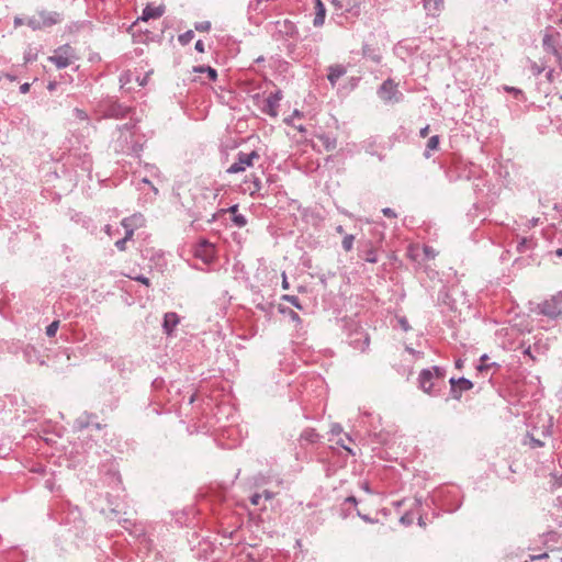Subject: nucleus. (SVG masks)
I'll list each match as a JSON object with an SVG mask.
<instances>
[{
	"label": "nucleus",
	"mask_w": 562,
	"mask_h": 562,
	"mask_svg": "<svg viewBox=\"0 0 562 562\" xmlns=\"http://www.w3.org/2000/svg\"><path fill=\"white\" fill-rule=\"evenodd\" d=\"M379 98L385 103H398L404 95L398 90V86L393 79H386L382 82L376 91Z\"/></svg>",
	"instance_id": "obj_1"
},
{
	"label": "nucleus",
	"mask_w": 562,
	"mask_h": 562,
	"mask_svg": "<svg viewBox=\"0 0 562 562\" xmlns=\"http://www.w3.org/2000/svg\"><path fill=\"white\" fill-rule=\"evenodd\" d=\"M60 21V16L56 12H38L27 19L26 23L32 30H41L47 26H52Z\"/></svg>",
	"instance_id": "obj_2"
},
{
	"label": "nucleus",
	"mask_w": 562,
	"mask_h": 562,
	"mask_svg": "<svg viewBox=\"0 0 562 562\" xmlns=\"http://www.w3.org/2000/svg\"><path fill=\"white\" fill-rule=\"evenodd\" d=\"M259 154L256 150L250 153L239 151L236 157V161L233 162L227 169L228 173H238L245 171L248 167L254 165L255 160L259 159Z\"/></svg>",
	"instance_id": "obj_3"
},
{
	"label": "nucleus",
	"mask_w": 562,
	"mask_h": 562,
	"mask_svg": "<svg viewBox=\"0 0 562 562\" xmlns=\"http://www.w3.org/2000/svg\"><path fill=\"white\" fill-rule=\"evenodd\" d=\"M541 314L549 317H557L562 313V292L552 295L549 300L539 304Z\"/></svg>",
	"instance_id": "obj_4"
},
{
	"label": "nucleus",
	"mask_w": 562,
	"mask_h": 562,
	"mask_svg": "<svg viewBox=\"0 0 562 562\" xmlns=\"http://www.w3.org/2000/svg\"><path fill=\"white\" fill-rule=\"evenodd\" d=\"M281 100H282V92L280 90H277L276 92L270 93L265 101L262 111L272 117H277L278 109H279Z\"/></svg>",
	"instance_id": "obj_5"
},
{
	"label": "nucleus",
	"mask_w": 562,
	"mask_h": 562,
	"mask_svg": "<svg viewBox=\"0 0 562 562\" xmlns=\"http://www.w3.org/2000/svg\"><path fill=\"white\" fill-rule=\"evenodd\" d=\"M48 60L53 63L58 69L65 68L70 63V54L68 52V45L58 47L54 55L48 57Z\"/></svg>",
	"instance_id": "obj_6"
},
{
	"label": "nucleus",
	"mask_w": 562,
	"mask_h": 562,
	"mask_svg": "<svg viewBox=\"0 0 562 562\" xmlns=\"http://www.w3.org/2000/svg\"><path fill=\"white\" fill-rule=\"evenodd\" d=\"M418 383L425 393L437 395L438 392L435 390L434 372L431 370H422L418 376Z\"/></svg>",
	"instance_id": "obj_7"
},
{
	"label": "nucleus",
	"mask_w": 562,
	"mask_h": 562,
	"mask_svg": "<svg viewBox=\"0 0 562 562\" xmlns=\"http://www.w3.org/2000/svg\"><path fill=\"white\" fill-rule=\"evenodd\" d=\"M349 344L356 350H360L363 352L369 348L370 337L366 331L359 329L350 335Z\"/></svg>",
	"instance_id": "obj_8"
},
{
	"label": "nucleus",
	"mask_w": 562,
	"mask_h": 562,
	"mask_svg": "<svg viewBox=\"0 0 562 562\" xmlns=\"http://www.w3.org/2000/svg\"><path fill=\"white\" fill-rule=\"evenodd\" d=\"M449 383L451 385V394L453 398L459 400L461 397V393L463 391H469L473 387V383L465 378H451L449 380Z\"/></svg>",
	"instance_id": "obj_9"
},
{
	"label": "nucleus",
	"mask_w": 562,
	"mask_h": 562,
	"mask_svg": "<svg viewBox=\"0 0 562 562\" xmlns=\"http://www.w3.org/2000/svg\"><path fill=\"white\" fill-rule=\"evenodd\" d=\"M560 32L554 31L552 27L546 30L542 38V46L547 53H551L555 47H559Z\"/></svg>",
	"instance_id": "obj_10"
},
{
	"label": "nucleus",
	"mask_w": 562,
	"mask_h": 562,
	"mask_svg": "<svg viewBox=\"0 0 562 562\" xmlns=\"http://www.w3.org/2000/svg\"><path fill=\"white\" fill-rule=\"evenodd\" d=\"M164 5L154 7L148 4L144 8L142 15L135 22V25H137L139 22H147L150 19H158L164 14Z\"/></svg>",
	"instance_id": "obj_11"
},
{
	"label": "nucleus",
	"mask_w": 562,
	"mask_h": 562,
	"mask_svg": "<svg viewBox=\"0 0 562 562\" xmlns=\"http://www.w3.org/2000/svg\"><path fill=\"white\" fill-rule=\"evenodd\" d=\"M214 247L207 240H201L195 249V256L204 261H209L213 258Z\"/></svg>",
	"instance_id": "obj_12"
},
{
	"label": "nucleus",
	"mask_w": 562,
	"mask_h": 562,
	"mask_svg": "<svg viewBox=\"0 0 562 562\" xmlns=\"http://www.w3.org/2000/svg\"><path fill=\"white\" fill-rule=\"evenodd\" d=\"M347 74V67L341 64L330 65L328 67L327 79L331 86H335L337 81Z\"/></svg>",
	"instance_id": "obj_13"
},
{
	"label": "nucleus",
	"mask_w": 562,
	"mask_h": 562,
	"mask_svg": "<svg viewBox=\"0 0 562 562\" xmlns=\"http://www.w3.org/2000/svg\"><path fill=\"white\" fill-rule=\"evenodd\" d=\"M428 15L438 16L445 8L443 0H422Z\"/></svg>",
	"instance_id": "obj_14"
},
{
	"label": "nucleus",
	"mask_w": 562,
	"mask_h": 562,
	"mask_svg": "<svg viewBox=\"0 0 562 562\" xmlns=\"http://www.w3.org/2000/svg\"><path fill=\"white\" fill-rule=\"evenodd\" d=\"M128 111L130 109L127 106L113 102L106 108L105 115L109 117L122 119L127 115Z\"/></svg>",
	"instance_id": "obj_15"
},
{
	"label": "nucleus",
	"mask_w": 562,
	"mask_h": 562,
	"mask_svg": "<svg viewBox=\"0 0 562 562\" xmlns=\"http://www.w3.org/2000/svg\"><path fill=\"white\" fill-rule=\"evenodd\" d=\"M179 321L180 319H179V316L177 313H173V312L166 313L164 316V323H162L164 331L167 335H171L173 329L179 324Z\"/></svg>",
	"instance_id": "obj_16"
},
{
	"label": "nucleus",
	"mask_w": 562,
	"mask_h": 562,
	"mask_svg": "<svg viewBox=\"0 0 562 562\" xmlns=\"http://www.w3.org/2000/svg\"><path fill=\"white\" fill-rule=\"evenodd\" d=\"M315 3V16L313 20V25L315 27H321L324 25L325 16H326V8L322 0H314Z\"/></svg>",
	"instance_id": "obj_17"
},
{
	"label": "nucleus",
	"mask_w": 562,
	"mask_h": 562,
	"mask_svg": "<svg viewBox=\"0 0 562 562\" xmlns=\"http://www.w3.org/2000/svg\"><path fill=\"white\" fill-rule=\"evenodd\" d=\"M362 56L372 60L375 64H380L382 61V55L379 48L373 47L370 44L362 45Z\"/></svg>",
	"instance_id": "obj_18"
},
{
	"label": "nucleus",
	"mask_w": 562,
	"mask_h": 562,
	"mask_svg": "<svg viewBox=\"0 0 562 562\" xmlns=\"http://www.w3.org/2000/svg\"><path fill=\"white\" fill-rule=\"evenodd\" d=\"M276 26L278 32L283 34L284 36H293L296 33V26L293 22L289 20L277 21Z\"/></svg>",
	"instance_id": "obj_19"
},
{
	"label": "nucleus",
	"mask_w": 562,
	"mask_h": 562,
	"mask_svg": "<svg viewBox=\"0 0 562 562\" xmlns=\"http://www.w3.org/2000/svg\"><path fill=\"white\" fill-rule=\"evenodd\" d=\"M144 216L140 213L134 214L130 217L122 220L121 224L123 227L132 226L133 228L140 227L144 225Z\"/></svg>",
	"instance_id": "obj_20"
},
{
	"label": "nucleus",
	"mask_w": 562,
	"mask_h": 562,
	"mask_svg": "<svg viewBox=\"0 0 562 562\" xmlns=\"http://www.w3.org/2000/svg\"><path fill=\"white\" fill-rule=\"evenodd\" d=\"M318 439H319V435L313 428L304 429L300 436V440L308 442V443H315L318 441Z\"/></svg>",
	"instance_id": "obj_21"
},
{
	"label": "nucleus",
	"mask_w": 562,
	"mask_h": 562,
	"mask_svg": "<svg viewBox=\"0 0 562 562\" xmlns=\"http://www.w3.org/2000/svg\"><path fill=\"white\" fill-rule=\"evenodd\" d=\"M318 139L322 142L324 148L328 151L334 150L337 146L336 138L330 137L329 135H326V134L318 135Z\"/></svg>",
	"instance_id": "obj_22"
},
{
	"label": "nucleus",
	"mask_w": 562,
	"mask_h": 562,
	"mask_svg": "<svg viewBox=\"0 0 562 562\" xmlns=\"http://www.w3.org/2000/svg\"><path fill=\"white\" fill-rule=\"evenodd\" d=\"M23 352H24V357L29 363H33L35 361H38L41 366H43L45 363L44 360H40L37 352L33 347L27 346Z\"/></svg>",
	"instance_id": "obj_23"
},
{
	"label": "nucleus",
	"mask_w": 562,
	"mask_h": 562,
	"mask_svg": "<svg viewBox=\"0 0 562 562\" xmlns=\"http://www.w3.org/2000/svg\"><path fill=\"white\" fill-rule=\"evenodd\" d=\"M279 312L281 314H285L288 315V317L296 325V326H301L302 324V319L300 317V315L294 312L293 310L289 308V307H283V306H279Z\"/></svg>",
	"instance_id": "obj_24"
},
{
	"label": "nucleus",
	"mask_w": 562,
	"mask_h": 562,
	"mask_svg": "<svg viewBox=\"0 0 562 562\" xmlns=\"http://www.w3.org/2000/svg\"><path fill=\"white\" fill-rule=\"evenodd\" d=\"M438 146H439V136L438 135H434L431 136L428 142H427V148H426V151H425V157L426 158H429L430 157V151L431 150H437L438 149Z\"/></svg>",
	"instance_id": "obj_25"
},
{
	"label": "nucleus",
	"mask_w": 562,
	"mask_h": 562,
	"mask_svg": "<svg viewBox=\"0 0 562 562\" xmlns=\"http://www.w3.org/2000/svg\"><path fill=\"white\" fill-rule=\"evenodd\" d=\"M362 258L367 262H370V263L378 262V256H376L375 249L372 247L371 244H370V247L367 250H364Z\"/></svg>",
	"instance_id": "obj_26"
},
{
	"label": "nucleus",
	"mask_w": 562,
	"mask_h": 562,
	"mask_svg": "<svg viewBox=\"0 0 562 562\" xmlns=\"http://www.w3.org/2000/svg\"><path fill=\"white\" fill-rule=\"evenodd\" d=\"M194 70L195 71H200V72H204L205 71L207 74V76H209V79L212 80V81H215L216 78H217V72L212 67H203V66H201V67H195Z\"/></svg>",
	"instance_id": "obj_27"
},
{
	"label": "nucleus",
	"mask_w": 562,
	"mask_h": 562,
	"mask_svg": "<svg viewBox=\"0 0 562 562\" xmlns=\"http://www.w3.org/2000/svg\"><path fill=\"white\" fill-rule=\"evenodd\" d=\"M194 37L192 30H189L178 36V41L181 45H188Z\"/></svg>",
	"instance_id": "obj_28"
},
{
	"label": "nucleus",
	"mask_w": 562,
	"mask_h": 562,
	"mask_svg": "<svg viewBox=\"0 0 562 562\" xmlns=\"http://www.w3.org/2000/svg\"><path fill=\"white\" fill-rule=\"evenodd\" d=\"M353 241H355V236L351 235V234H347L345 235L342 241H341V246L344 248L345 251H350L353 247Z\"/></svg>",
	"instance_id": "obj_29"
},
{
	"label": "nucleus",
	"mask_w": 562,
	"mask_h": 562,
	"mask_svg": "<svg viewBox=\"0 0 562 562\" xmlns=\"http://www.w3.org/2000/svg\"><path fill=\"white\" fill-rule=\"evenodd\" d=\"M281 300L289 302L290 304H292L297 310H303V306L300 303L299 297L295 296V295L284 294V295L281 296Z\"/></svg>",
	"instance_id": "obj_30"
},
{
	"label": "nucleus",
	"mask_w": 562,
	"mask_h": 562,
	"mask_svg": "<svg viewBox=\"0 0 562 562\" xmlns=\"http://www.w3.org/2000/svg\"><path fill=\"white\" fill-rule=\"evenodd\" d=\"M530 248H532V239L526 237L520 238L517 245L518 251L524 252L525 250Z\"/></svg>",
	"instance_id": "obj_31"
},
{
	"label": "nucleus",
	"mask_w": 562,
	"mask_h": 562,
	"mask_svg": "<svg viewBox=\"0 0 562 562\" xmlns=\"http://www.w3.org/2000/svg\"><path fill=\"white\" fill-rule=\"evenodd\" d=\"M80 168H81V171H83V172H88V173L91 172L92 162H91V159L89 156L85 155L83 158H81Z\"/></svg>",
	"instance_id": "obj_32"
},
{
	"label": "nucleus",
	"mask_w": 562,
	"mask_h": 562,
	"mask_svg": "<svg viewBox=\"0 0 562 562\" xmlns=\"http://www.w3.org/2000/svg\"><path fill=\"white\" fill-rule=\"evenodd\" d=\"M233 223L238 227H244L247 224V220L243 214H235L233 216Z\"/></svg>",
	"instance_id": "obj_33"
},
{
	"label": "nucleus",
	"mask_w": 562,
	"mask_h": 562,
	"mask_svg": "<svg viewBox=\"0 0 562 562\" xmlns=\"http://www.w3.org/2000/svg\"><path fill=\"white\" fill-rule=\"evenodd\" d=\"M527 437L530 439V447L531 448H541L544 446V442L540 439L536 438L533 434H528Z\"/></svg>",
	"instance_id": "obj_34"
},
{
	"label": "nucleus",
	"mask_w": 562,
	"mask_h": 562,
	"mask_svg": "<svg viewBox=\"0 0 562 562\" xmlns=\"http://www.w3.org/2000/svg\"><path fill=\"white\" fill-rule=\"evenodd\" d=\"M550 54H552L555 57L557 63L560 69L562 70V47H555Z\"/></svg>",
	"instance_id": "obj_35"
},
{
	"label": "nucleus",
	"mask_w": 562,
	"mask_h": 562,
	"mask_svg": "<svg viewBox=\"0 0 562 562\" xmlns=\"http://www.w3.org/2000/svg\"><path fill=\"white\" fill-rule=\"evenodd\" d=\"M133 74L130 71H126L120 76V82L121 87L128 85L132 81Z\"/></svg>",
	"instance_id": "obj_36"
},
{
	"label": "nucleus",
	"mask_w": 562,
	"mask_h": 562,
	"mask_svg": "<svg viewBox=\"0 0 562 562\" xmlns=\"http://www.w3.org/2000/svg\"><path fill=\"white\" fill-rule=\"evenodd\" d=\"M58 329V322L55 321L53 323H50L47 327H46V335L48 337H53L55 336L56 331Z\"/></svg>",
	"instance_id": "obj_37"
},
{
	"label": "nucleus",
	"mask_w": 562,
	"mask_h": 562,
	"mask_svg": "<svg viewBox=\"0 0 562 562\" xmlns=\"http://www.w3.org/2000/svg\"><path fill=\"white\" fill-rule=\"evenodd\" d=\"M252 190L250 191V195H255L261 190V181L258 177H254L252 179Z\"/></svg>",
	"instance_id": "obj_38"
},
{
	"label": "nucleus",
	"mask_w": 562,
	"mask_h": 562,
	"mask_svg": "<svg viewBox=\"0 0 562 562\" xmlns=\"http://www.w3.org/2000/svg\"><path fill=\"white\" fill-rule=\"evenodd\" d=\"M210 29L211 23L209 21H203L195 24V30L199 32H207Z\"/></svg>",
	"instance_id": "obj_39"
},
{
	"label": "nucleus",
	"mask_w": 562,
	"mask_h": 562,
	"mask_svg": "<svg viewBox=\"0 0 562 562\" xmlns=\"http://www.w3.org/2000/svg\"><path fill=\"white\" fill-rule=\"evenodd\" d=\"M423 250L427 259H435L437 256V251L430 246H424Z\"/></svg>",
	"instance_id": "obj_40"
},
{
	"label": "nucleus",
	"mask_w": 562,
	"mask_h": 562,
	"mask_svg": "<svg viewBox=\"0 0 562 562\" xmlns=\"http://www.w3.org/2000/svg\"><path fill=\"white\" fill-rule=\"evenodd\" d=\"M541 435L543 437H550L552 435V418L551 417L548 420V425L543 426Z\"/></svg>",
	"instance_id": "obj_41"
},
{
	"label": "nucleus",
	"mask_w": 562,
	"mask_h": 562,
	"mask_svg": "<svg viewBox=\"0 0 562 562\" xmlns=\"http://www.w3.org/2000/svg\"><path fill=\"white\" fill-rule=\"evenodd\" d=\"M488 359V357L486 355H483L481 358H480V364L476 367V369L479 371H484V370H487L490 368V364L486 363V360Z\"/></svg>",
	"instance_id": "obj_42"
},
{
	"label": "nucleus",
	"mask_w": 562,
	"mask_h": 562,
	"mask_svg": "<svg viewBox=\"0 0 562 562\" xmlns=\"http://www.w3.org/2000/svg\"><path fill=\"white\" fill-rule=\"evenodd\" d=\"M429 370H431L434 372V380L443 378L445 370L442 368L435 366V367L430 368Z\"/></svg>",
	"instance_id": "obj_43"
},
{
	"label": "nucleus",
	"mask_w": 562,
	"mask_h": 562,
	"mask_svg": "<svg viewBox=\"0 0 562 562\" xmlns=\"http://www.w3.org/2000/svg\"><path fill=\"white\" fill-rule=\"evenodd\" d=\"M302 116H303V113L301 111L294 110L291 117L284 119V123L288 124V125H293V123H292L293 117H299L300 119Z\"/></svg>",
	"instance_id": "obj_44"
},
{
	"label": "nucleus",
	"mask_w": 562,
	"mask_h": 562,
	"mask_svg": "<svg viewBox=\"0 0 562 562\" xmlns=\"http://www.w3.org/2000/svg\"><path fill=\"white\" fill-rule=\"evenodd\" d=\"M530 69L535 76H539L540 74H542L544 71L546 67L539 66L538 64L533 63L531 65Z\"/></svg>",
	"instance_id": "obj_45"
},
{
	"label": "nucleus",
	"mask_w": 562,
	"mask_h": 562,
	"mask_svg": "<svg viewBox=\"0 0 562 562\" xmlns=\"http://www.w3.org/2000/svg\"><path fill=\"white\" fill-rule=\"evenodd\" d=\"M131 278L137 282L145 284L146 286L150 285L149 279L144 276H136V277H131Z\"/></svg>",
	"instance_id": "obj_46"
},
{
	"label": "nucleus",
	"mask_w": 562,
	"mask_h": 562,
	"mask_svg": "<svg viewBox=\"0 0 562 562\" xmlns=\"http://www.w3.org/2000/svg\"><path fill=\"white\" fill-rule=\"evenodd\" d=\"M126 243H127V240L123 237L122 239H119L117 241H115V247L120 251H124L126 249Z\"/></svg>",
	"instance_id": "obj_47"
},
{
	"label": "nucleus",
	"mask_w": 562,
	"mask_h": 562,
	"mask_svg": "<svg viewBox=\"0 0 562 562\" xmlns=\"http://www.w3.org/2000/svg\"><path fill=\"white\" fill-rule=\"evenodd\" d=\"M382 213L386 216V217H391V218H395L397 217V214L395 213L394 210H392L391 207H384L382 210Z\"/></svg>",
	"instance_id": "obj_48"
},
{
	"label": "nucleus",
	"mask_w": 562,
	"mask_h": 562,
	"mask_svg": "<svg viewBox=\"0 0 562 562\" xmlns=\"http://www.w3.org/2000/svg\"><path fill=\"white\" fill-rule=\"evenodd\" d=\"M125 228V236L124 238L128 241L133 238L134 235V228L132 226L124 227Z\"/></svg>",
	"instance_id": "obj_49"
},
{
	"label": "nucleus",
	"mask_w": 562,
	"mask_h": 562,
	"mask_svg": "<svg viewBox=\"0 0 562 562\" xmlns=\"http://www.w3.org/2000/svg\"><path fill=\"white\" fill-rule=\"evenodd\" d=\"M548 553L544 552V553H541V554H531L529 558L531 561H536V560H542V559H546L548 558Z\"/></svg>",
	"instance_id": "obj_50"
},
{
	"label": "nucleus",
	"mask_w": 562,
	"mask_h": 562,
	"mask_svg": "<svg viewBox=\"0 0 562 562\" xmlns=\"http://www.w3.org/2000/svg\"><path fill=\"white\" fill-rule=\"evenodd\" d=\"M504 90L507 91V92L514 93V94H520L521 93L520 89H517L515 87H509V86H505Z\"/></svg>",
	"instance_id": "obj_51"
},
{
	"label": "nucleus",
	"mask_w": 562,
	"mask_h": 562,
	"mask_svg": "<svg viewBox=\"0 0 562 562\" xmlns=\"http://www.w3.org/2000/svg\"><path fill=\"white\" fill-rule=\"evenodd\" d=\"M341 431H342V428L340 425H338V424L333 425V427H331L333 435H339Z\"/></svg>",
	"instance_id": "obj_52"
},
{
	"label": "nucleus",
	"mask_w": 562,
	"mask_h": 562,
	"mask_svg": "<svg viewBox=\"0 0 562 562\" xmlns=\"http://www.w3.org/2000/svg\"><path fill=\"white\" fill-rule=\"evenodd\" d=\"M194 48L199 52V53H204V44L201 40H199L196 43H195V46Z\"/></svg>",
	"instance_id": "obj_53"
},
{
	"label": "nucleus",
	"mask_w": 562,
	"mask_h": 562,
	"mask_svg": "<svg viewBox=\"0 0 562 562\" xmlns=\"http://www.w3.org/2000/svg\"><path fill=\"white\" fill-rule=\"evenodd\" d=\"M282 288L284 290H288L290 288L285 272L282 273Z\"/></svg>",
	"instance_id": "obj_54"
},
{
	"label": "nucleus",
	"mask_w": 562,
	"mask_h": 562,
	"mask_svg": "<svg viewBox=\"0 0 562 562\" xmlns=\"http://www.w3.org/2000/svg\"><path fill=\"white\" fill-rule=\"evenodd\" d=\"M75 114H76V116H77L78 119H80V120H82V121H85V120L87 119V115H86V113H85L82 110L77 109V110L75 111Z\"/></svg>",
	"instance_id": "obj_55"
},
{
	"label": "nucleus",
	"mask_w": 562,
	"mask_h": 562,
	"mask_svg": "<svg viewBox=\"0 0 562 562\" xmlns=\"http://www.w3.org/2000/svg\"><path fill=\"white\" fill-rule=\"evenodd\" d=\"M337 445H339L340 447H342L345 450H347L349 453L351 454H355V452L344 443L342 439H339L336 441Z\"/></svg>",
	"instance_id": "obj_56"
},
{
	"label": "nucleus",
	"mask_w": 562,
	"mask_h": 562,
	"mask_svg": "<svg viewBox=\"0 0 562 562\" xmlns=\"http://www.w3.org/2000/svg\"><path fill=\"white\" fill-rule=\"evenodd\" d=\"M30 87H31V85H30L29 82H24L23 85H21V86H20V92H21V93H26V92H29Z\"/></svg>",
	"instance_id": "obj_57"
},
{
	"label": "nucleus",
	"mask_w": 562,
	"mask_h": 562,
	"mask_svg": "<svg viewBox=\"0 0 562 562\" xmlns=\"http://www.w3.org/2000/svg\"><path fill=\"white\" fill-rule=\"evenodd\" d=\"M429 133V125H426L425 127H423L420 131H419V136L420 137H426Z\"/></svg>",
	"instance_id": "obj_58"
},
{
	"label": "nucleus",
	"mask_w": 562,
	"mask_h": 562,
	"mask_svg": "<svg viewBox=\"0 0 562 562\" xmlns=\"http://www.w3.org/2000/svg\"><path fill=\"white\" fill-rule=\"evenodd\" d=\"M260 498H261V495H260V494H255V495H252V496H251V499H250V501H251V504H254V505H258V504H259V502H260Z\"/></svg>",
	"instance_id": "obj_59"
},
{
	"label": "nucleus",
	"mask_w": 562,
	"mask_h": 562,
	"mask_svg": "<svg viewBox=\"0 0 562 562\" xmlns=\"http://www.w3.org/2000/svg\"><path fill=\"white\" fill-rule=\"evenodd\" d=\"M14 26H21L24 24V20L22 18L15 16L13 21Z\"/></svg>",
	"instance_id": "obj_60"
},
{
	"label": "nucleus",
	"mask_w": 562,
	"mask_h": 562,
	"mask_svg": "<svg viewBox=\"0 0 562 562\" xmlns=\"http://www.w3.org/2000/svg\"><path fill=\"white\" fill-rule=\"evenodd\" d=\"M58 86V82L57 81H49L48 85H47V89L49 91H54Z\"/></svg>",
	"instance_id": "obj_61"
},
{
	"label": "nucleus",
	"mask_w": 562,
	"mask_h": 562,
	"mask_svg": "<svg viewBox=\"0 0 562 562\" xmlns=\"http://www.w3.org/2000/svg\"><path fill=\"white\" fill-rule=\"evenodd\" d=\"M553 74H554V69H549L546 74V77L548 79L549 82H552L553 81Z\"/></svg>",
	"instance_id": "obj_62"
},
{
	"label": "nucleus",
	"mask_w": 562,
	"mask_h": 562,
	"mask_svg": "<svg viewBox=\"0 0 562 562\" xmlns=\"http://www.w3.org/2000/svg\"><path fill=\"white\" fill-rule=\"evenodd\" d=\"M330 2L335 7L336 10H339V9L342 8V4H341L340 0H331Z\"/></svg>",
	"instance_id": "obj_63"
},
{
	"label": "nucleus",
	"mask_w": 562,
	"mask_h": 562,
	"mask_svg": "<svg viewBox=\"0 0 562 562\" xmlns=\"http://www.w3.org/2000/svg\"><path fill=\"white\" fill-rule=\"evenodd\" d=\"M346 502H347V503H351V504H353V505H357V504H358V501H357V498H356L355 496H349V497H347V498H346Z\"/></svg>",
	"instance_id": "obj_64"
}]
</instances>
